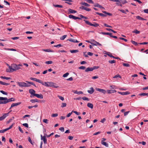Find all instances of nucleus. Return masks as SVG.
<instances>
[{"label":"nucleus","instance_id":"obj_1","mask_svg":"<svg viewBox=\"0 0 148 148\" xmlns=\"http://www.w3.org/2000/svg\"><path fill=\"white\" fill-rule=\"evenodd\" d=\"M9 69L10 70L9 71L8 70H6V71L7 72H11L16 71L18 70V68H17V65L15 64H13L11 65V66H9Z\"/></svg>","mask_w":148,"mask_h":148},{"label":"nucleus","instance_id":"obj_2","mask_svg":"<svg viewBox=\"0 0 148 148\" xmlns=\"http://www.w3.org/2000/svg\"><path fill=\"white\" fill-rule=\"evenodd\" d=\"M15 100V99L14 98H11L8 99L7 97H0V101H4V104L11 101H14Z\"/></svg>","mask_w":148,"mask_h":148},{"label":"nucleus","instance_id":"obj_3","mask_svg":"<svg viewBox=\"0 0 148 148\" xmlns=\"http://www.w3.org/2000/svg\"><path fill=\"white\" fill-rule=\"evenodd\" d=\"M99 68V66H94L93 67H88L86 69L85 71L87 72H88L89 71H92L93 70L97 69Z\"/></svg>","mask_w":148,"mask_h":148},{"label":"nucleus","instance_id":"obj_4","mask_svg":"<svg viewBox=\"0 0 148 148\" xmlns=\"http://www.w3.org/2000/svg\"><path fill=\"white\" fill-rule=\"evenodd\" d=\"M84 21L85 22V23L87 24L88 25L90 26H93L95 27H97L99 26V24L96 23H94V24H92V23H90L87 20H84Z\"/></svg>","mask_w":148,"mask_h":148},{"label":"nucleus","instance_id":"obj_5","mask_svg":"<svg viewBox=\"0 0 148 148\" xmlns=\"http://www.w3.org/2000/svg\"><path fill=\"white\" fill-rule=\"evenodd\" d=\"M41 139L43 141L44 143L46 144L47 143V139L46 137V136L44 135L43 136L42 135H41Z\"/></svg>","mask_w":148,"mask_h":148},{"label":"nucleus","instance_id":"obj_6","mask_svg":"<svg viewBox=\"0 0 148 148\" xmlns=\"http://www.w3.org/2000/svg\"><path fill=\"white\" fill-rule=\"evenodd\" d=\"M69 17L70 18H72L73 19L76 20V19H79V20H81L82 18H79L78 17H76L75 16L72 15L70 14L69 15Z\"/></svg>","mask_w":148,"mask_h":148},{"label":"nucleus","instance_id":"obj_7","mask_svg":"<svg viewBox=\"0 0 148 148\" xmlns=\"http://www.w3.org/2000/svg\"><path fill=\"white\" fill-rule=\"evenodd\" d=\"M17 84L18 86L21 87H25V86H26L25 85L26 84V83L24 82H17Z\"/></svg>","mask_w":148,"mask_h":148},{"label":"nucleus","instance_id":"obj_8","mask_svg":"<svg viewBox=\"0 0 148 148\" xmlns=\"http://www.w3.org/2000/svg\"><path fill=\"white\" fill-rule=\"evenodd\" d=\"M29 93H30L31 95H32V96H31L30 97H32L34 96V94H35V91L33 89H30L29 90Z\"/></svg>","mask_w":148,"mask_h":148},{"label":"nucleus","instance_id":"obj_9","mask_svg":"<svg viewBox=\"0 0 148 148\" xmlns=\"http://www.w3.org/2000/svg\"><path fill=\"white\" fill-rule=\"evenodd\" d=\"M10 112L5 114H4L3 116L0 117V121H2L4 119H5L7 116H8Z\"/></svg>","mask_w":148,"mask_h":148},{"label":"nucleus","instance_id":"obj_10","mask_svg":"<svg viewBox=\"0 0 148 148\" xmlns=\"http://www.w3.org/2000/svg\"><path fill=\"white\" fill-rule=\"evenodd\" d=\"M96 90L97 91H98L103 94H105L106 92V90L104 89H101L99 88H96Z\"/></svg>","mask_w":148,"mask_h":148},{"label":"nucleus","instance_id":"obj_11","mask_svg":"<svg viewBox=\"0 0 148 148\" xmlns=\"http://www.w3.org/2000/svg\"><path fill=\"white\" fill-rule=\"evenodd\" d=\"M79 8L82 10H85L87 11H90L91 10L90 9L84 6H82L81 7H80Z\"/></svg>","mask_w":148,"mask_h":148},{"label":"nucleus","instance_id":"obj_12","mask_svg":"<svg viewBox=\"0 0 148 148\" xmlns=\"http://www.w3.org/2000/svg\"><path fill=\"white\" fill-rule=\"evenodd\" d=\"M34 96L36 97L37 98H40V99H42L43 98V95L41 94H38L35 93V94H34Z\"/></svg>","mask_w":148,"mask_h":148},{"label":"nucleus","instance_id":"obj_13","mask_svg":"<svg viewBox=\"0 0 148 148\" xmlns=\"http://www.w3.org/2000/svg\"><path fill=\"white\" fill-rule=\"evenodd\" d=\"M118 93L123 95H126L130 94V93L128 91H127L125 92H118Z\"/></svg>","mask_w":148,"mask_h":148},{"label":"nucleus","instance_id":"obj_14","mask_svg":"<svg viewBox=\"0 0 148 148\" xmlns=\"http://www.w3.org/2000/svg\"><path fill=\"white\" fill-rule=\"evenodd\" d=\"M92 41L94 42V43H91V44L93 45H94L95 46L98 45L99 46H101L102 45L101 44L99 43V42L95 41L94 40H93Z\"/></svg>","mask_w":148,"mask_h":148},{"label":"nucleus","instance_id":"obj_15","mask_svg":"<svg viewBox=\"0 0 148 148\" xmlns=\"http://www.w3.org/2000/svg\"><path fill=\"white\" fill-rule=\"evenodd\" d=\"M68 14H73V13H76L77 12V11L76 10H75L71 9H69L68 10Z\"/></svg>","mask_w":148,"mask_h":148},{"label":"nucleus","instance_id":"obj_16","mask_svg":"<svg viewBox=\"0 0 148 148\" xmlns=\"http://www.w3.org/2000/svg\"><path fill=\"white\" fill-rule=\"evenodd\" d=\"M90 90H88L87 92L90 94H92L95 91L94 89L92 87H91L90 88Z\"/></svg>","mask_w":148,"mask_h":148},{"label":"nucleus","instance_id":"obj_17","mask_svg":"<svg viewBox=\"0 0 148 148\" xmlns=\"http://www.w3.org/2000/svg\"><path fill=\"white\" fill-rule=\"evenodd\" d=\"M30 79L32 80H33L34 81H35L36 82H37L39 83H40L41 80L38 79L36 78H33V77H31L30 78Z\"/></svg>","mask_w":148,"mask_h":148},{"label":"nucleus","instance_id":"obj_18","mask_svg":"<svg viewBox=\"0 0 148 148\" xmlns=\"http://www.w3.org/2000/svg\"><path fill=\"white\" fill-rule=\"evenodd\" d=\"M42 50L46 52H54V51L53 50H51L49 49H42Z\"/></svg>","mask_w":148,"mask_h":148},{"label":"nucleus","instance_id":"obj_19","mask_svg":"<svg viewBox=\"0 0 148 148\" xmlns=\"http://www.w3.org/2000/svg\"><path fill=\"white\" fill-rule=\"evenodd\" d=\"M116 92V90H107V92L108 94L114 93Z\"/></svg>","mask_w":148,"mask_h":148},{"label":"nucleus","instance_id":"obj_20","mask_svg":"<svg viewBox=\"0 0 148 148\" xmlns=\"http://www.w3.org/2000/svg\"><path fill=\"white\" fill-rule=\"evenodd\" d=\"M48 82H43L41 81L40 83L41 84L43 85H45L46 86L48 87Z\"/></svg>","mask_w":148,"mask_h":148},{"label":"nucleus","instance_id":"obj_21","mask_svg":"<svg viewBox=\"0 0 148 148\" xmlns=\"http://www.w3.org/2000/svg\"><path fill=\"white\" fill-rule=\"evenodd\" d=\"M136 18L140 20H146V19H144L139 16H136Z\"/></svg>","mask_w":148,"mask_h":148},{"label":"nucleus","instance_id":"obj_22","mask_svg":"<svg viewBox=\"0 0 148 148\" xmlns=\"http://www.w3.org/2000/svg\"><path fill=\"white\" fill-rule=\"evenodd\" d=\"M21 102H19L16 103H13L12 104V107H13L19 105L21 104Z\"/></svg>","mask_w":148,"mask_h":148},{"label":"nucleus","instance_id":"obj_23","mask_svg":"<svg viewBox=\"0 0 148 148\" xmlns=\"http://www.w3.org/2000/svg\"><path fill=\"white\" fill-rule=\"evenodd\" d=\"M87 106L88 107L90 108L91 109H92L93 107V104L90 103H88L87 104Z\"/></svg>","mask_w":148,"mask_h":148},{"label":"nucleus","instance_id":"obj_24","mask_svg":"<svg viewBox=\"0 0 148 148\" xmlns=\"http://www.w3.org/2000/svg\"><path fill=\"white\" fill-rule=\"evenodd\" d=\"M80 4L82 5H85V6L87 7H89L90 6V5L89 4L85 2H82L80 3Z\"/></svg>","mask_w":148,"mask_h":148},{"label":"nucleus","instance_id":"obj_25","mask_svg":"<svg viewBox=\"0 0 148 148\" xmlns=\"http://www.w3.org/2000/svg\"><path fill=\"white\" fill-rule=\"evenodd\" d=\"M73 92L74 93L77 94L78 95H79L80 94H82L83 93V92L82 91H79L78 92L77 90H74L73 91Z\"/></svg>","mask_w":148,"mask_h":148},{"label":"nucleus","instance_id":"obj_26","mask_svg":"<svg viewBox=\"0 0 148 148\" xmlns=\"http://www.w3.org/2000/svg\"><path fill=\"white\" fill-rule=\"evenodd\" d=\"M101 34L103 35H109L111 37V35L112 34V33H109V32H102L101 33Z\"/></svg>","mask_w":148,"mask_h":148},{"label":"nucleus","instance_id":"obj_27","mask_svg":"<svg viewBox=\"0 0 148 148\" xmlns=\"http://www.w3.org/2000/svg\"><path fill=\"white\" fill-rule=\"evenodd\" d=\"M101 143L102 144L104 145L107 147H108V143L106 142H105L104 141H101Z\"/></svg>","mask_w":148,"mask_h":148},{"label":"nucleus","instance_id":"obj_28","mask_svg":"<svg viewBox=\"0 0 148 148\" xmlns=\"http://www.w3.org/2000/svg\"><path fill=\"white\" fill-rule=\"evenodd\" d=\"M70 52L71 53H75L78 52L79 51V50L77 49L75 50H70Z\"/></svg>","mask_w":148,"mask_h":148},{"label":"nucleus","instance_id":"obj_29","mask_svg":"<svg viewBox=\"0 0 148 148\" xmlns=\"http://www.w3.org/2000/svg\"><path fill=\"white\" fill-rule=\"evenodd\" d=\"M30 101L32 103L39 102L38 100L37 99H31V100H30Z\"/></svg>","mask_w":148,"mask_h":148},{"label":"nucleus","instance_id":"obj_30","mask_svg":"<svg viewBox=\"0 0 148 148\" xmlns=\"http://www.w3.org/2000/svg\"><path fill=\"white\" fill-rule=\"evenodd\" d=\"M0 84L3 85L7 86L10 84L0 81Z\"/></svg>","mask_w":148,"mask_h":148},{"label":"nucleus","instance_id":"obj_31","mask_svg":"<svg viewBox=\"0 0 148 148\" xmlns=\"http://www.w3.org/2000/svg\"><path fill=\"white\" fill-rule=\"evenodd\" d=\"M97 14H98L101 16H103V17H106V16L105 14H103L99 13L98 12H96L95 13Z\"/></svg>","mask_w":148,"mask_h":148},{"label":"nucleus","instance_id":"obj_32","mask_svg":"<svg viewBox=\"0 0 148 148\" xmlns=\"http://www.w3.org/2000/svg\"><path fill=\"white\" fill-rule=\"evenodd\" d=\"M0 77L1 78H2V79H7V80L11 79V78L10 77H6L2 76H1Z\"/></svg>","mask_w":148,"mask_h":148},{"label":"nucleus","instance_id":"obj_33","mask_svg":"<svg viewBox=\"0 0 148 148\" xmlns=\"http://www.w3.org/2000/svg\"><path fill=\"white\" fill-rule=\"evenodd\" d=\"M140 96H148V93H142L138 95Z\"/></svg>","mask_w":148,"mask_h":148},{"label":"nucleus","instance_id":"obj_34","mask_svg":"<svg viewBox=\"0 0 148 148\" xmlns=\"http://www.w3.org/2000/svg\"><path fill=\"white\" fill-rule=\"evenodd\" d=\"M53 6L55 7H58L60 8H63V6L62 5H53Z\"/></svg>","mask_w":148,"mask_h":148},{"label":"nucleus","instance_id":"obj_35","mask_svg":"<svg viewBox=\"0 0 148 148\" xmlns=\"http://www.w3.org/2000/svg\"><path fill=\"white\" fill-rule=\"evenodd\" d=\"M4 49L5 50H9V51H16V49H14L13 48L11 49H9V48H4Z\"/></svg>","mask_w":148,"mask_h":148},{"label":"nucleus","instance_id":"obj_36","mask_svg":"<svg viewBox=\"0 0 148 148\" xmlns=\"http://www.w3.org/2000/svg\"><path fill=\"white\" fill-rule=\"evenodd\" d=\"M102 12L103 13H104L106 14L109 16H112V14L110 13L107 12L105 11H103Z\"/></svg>","mask_w":148,"mask_h":148},{"label":"nucleus","instance_id":"obj_37","mask_svg":"<svg viewBox=\"0 0 148 148\" xmlns=\"http://www.w3.org/2000/svg\"><path fill=\"white\" fill-rule=\"evenodd\" d=\"M53 84H54L53 82H48V87H52Z\"/></svg>","mask_w":148,"mask_h":148},{"label":"nucleus","instance_id":"obj_38","mask_svg":"<svg viewBox=\"0 0 148 148\" xmlns=\"http://www.w3.org/2000/svg\"><path fill=\"white\" fill-rule=\"evenodd\" d=\"M52 87L55 88H58L59 87V86H58L57 84L54 83V84H53Z\"/></svg>","mask_w":148,"mask_h":148},{"label":"nucleus","instance_id":"obj_39","mask_svg":"<svg viewBox=\"0 0 148 148\" xmlns=\"http://www.w3.org/2000/svg\"><path fill=\"white\" fill-rule=\"evenodd\" d=\"M120 1L121 3L123 4L127 3V2L126 0H120Z\"/></svg>","mask_w":148,"mask_h":148},{"label":"nucleus","instance_id":"obj_40","mask_svg":"<svg viewBox=\"0 0 148 148\" xmlns=\"http://www.w3.org/2000/svg\"><path fill=\"white\" fill-rule=\"evenodd\" d=\"M132 33H135L136 34H138L140 33V32L138 31L137 29H135V30L132 31Z\"/></svg>","mask_w":148,"mask_h":148},{"label":"nucleus","instance_id":"obj_41","mask_svg":"<svg viewBox=\"0 0 148 148\" xmlns=\"http://www.w3.org/2000/svg\"><path fill=\"white\" fill-rule=\"evenodd\" d=\"M67 36V35H64L60 37V39L61 40H64Z\"/></svg>","mask_w":148,"mask_h":148},{"label":"nucleus","instance_id":"obj_42","mask_svg":"<svg viewBox=\"0 0 148 148\" xmlns=\"http://www.w3.org/2000/svg\"><path fill=\"white\" fill-rule=\"evenodd\" d=\"M53 134H54V133L53 132V133H51L50 134H49V135H47L46 134L44 133V135L46 136L48 138V137H50L51 135H53Z\"/></svg>","mask_w":148,"mask_h":148},{"label":"nucleus","instance_id":"obj_43","mask_svg":"<svg viewBox=\"0 0 148 148\" xmlns=\"http://www.w3.org/2000/svg\"><path fill=\"white\" fill-rule=\"evenodd\" d=\"M82 99L84 100H87L88 101H89V99L85 97H84L82 98Z\"/></svg>","mask_w":148,"mask_h":148},{"label":"nucleus","instance_id":"obj_44","mask_svg":"<svg viewBox=\"0 0 148 148\" xmlns=\"http://www.w3.org/2000/svg\"><path fill=\"white\" fill-rule=\"evenodd\" d=\"M123 66L126 67H130V65L128 63H123Z\"/></svg>","mask_w":148,"mask_h":148},{"label":"nucleus","instance_id":"obj_45","mask_svg":"<svg viewBox=\"0 0 148 148\" xmlns=\"http://www.w3.org/2000/svg\"><path fill=\"white\" fill-rule=\"evenodd\" d=\"M131 42L133 44L135 45L136 46H137L138 45V44L137 43V42L131 40Z\"/></svg>","mask_w":148,"mask_h":148},{"label":"nucleus","instance_id":"obj_46","mask_svg":"<svg viewBox=\"0 0 148 148\" xmlns=\"http://www.w3.org/2000/svg\"><path fill=\"white\" fill-rule=\"evenodd\" d=\"M45 64H51L53 63V62L52 61H49L45 62Z\"/></svg>","mask_w":148,"mask_h":148},{"label":"nucleus","instance_id":"obj_47","mask_svg":"<svg viewBox=\"0 0 148 148\" xmlns=\"http://www.w3.org/2000/svg\"><path fill=\"white\" fill-rule=\"evenodd\" d=\"M113 77L114 78H117V77H119L121 78V77L119 74H118L114 76Z\"/></svg>","mask_w":148,"mask_h":148},{"label":"nucleus","instance_id":"obj_48","mask_svg":"<svg viewBox=\"0 0 148 148\" xmlns=\"http://www.w3.org/2000/svg\"><path fill=\"white\" fill-rule=\"evenodd\" d=\"M66 104L65 103H62L61 107L62 108H63L65 107L66 106Z\"/></svg>","mask_w":148,"mask_h":148},{"label":"nucleus","instance_id":"obj_49","mask_svg":"<svg viewBox=\"0 0 148 148\" xmlns=\"http://www.w3.org/2000/svg\"><path fill=\"white\" fill-rule=\"evenodd\" d=\"M69 75V73H66L63 75V77H67Z\"/></svg>","mask_w":148,"mask_h":148},{"label":"nucleus","instance_id":"obj_50","mask_svg":"<svg viewBox=\"0 0 148 148\" xmlns=\"http://www.w3.org/2000/svg\"><path fill=\"white\" fill-rule=\"evenodd\" d=\"M72 112L75 113L77 115H79L80 114V113L76 111H72Z\"/></svg>","mask_w":148,"mask_h":148},{"label":"nucleus","instance_id":"obj_51","mask_svg":"<svg viewBox=\"0 0 148 148\" xmlns=\"http://www.w3.org/2000/svg\"><path fill=\"white\" fill-rule=\"evenodd\" d=\"M109 62L110 64H113L116 62V61L115 60H109Z\"/></svg>","mask_w":148,"mask_h":148},{"label":"nucleus","instance_id":"obj_52","mask_svg":"<svg viewBox=\"0 0 148 148\" xmlns=\"http://www.w3.org/2000/svg\"><path fill=\"white\" fill-rule=\"evenodd\" d=\"M86 67L84 66H82L79 67V69H80L84 70L85 69Z\"/></svg>","mask_w":148,"mask_h":148},{"label":"nucleus","instance_id":"obj_53","mask_svg":"<svg viewBox=\"0 0 148 148\" xmlns=\"http://www.w3.org/2000/svg\"><path fill=\"white\" fill-rule=\"evenodd\" d=\"M7 129H4V130H0V133H3L5 132H6V131H7Z\"/></svg>","mask_w":148,"mask_h":148},{"label":"nucleus","instance_id":"obj_54","mask_svg":"<svg viewBox=\"0 0 148 148\" xmlns=\"http://www.w3.org/2000/svg\"><path fill=\"white\" fill-rule=\"evenodd\" d=\"M0 92L1 93L4 95H7L8 94V93L7 92H5L3 90H1Z\"/></svg>","mask_w":148,"mask_h":148},{"label":"nucleus","instance_id":"obj_55","mask_svg":"<svg viewBox=\"0 0 148 148\" xmlns=\"http://www.w3.org/2000/svg\"><path fill=\"white\" fill-rule=\"evenodd\" d=\"M62 45L61 44H58L57 45H54V47H62Z\"/></svg>","mask_w":148,"mask_h":148},{"label":"nucleus","instance_id":"obj_56","mask_svg":"<svg viewBox=\"0 0 148 148\" xmlns=\"http://www.w3.org/2000/svg\"><path fill=\"white\" fill-rule=\"evenodd\" d=\"M148 44V42H140L138 43L139 45H146Z\"/></svg>","mask_w":148,"mask_h":148},{"label":"nucleus","instance_id":"obj_57","mask_svg":"<svg viewBox=\"0 0 148 148\" xmlns=\"http://www.w3.org/2000/svg\"><path fill=\"white\" fill-rule=\"evenodd\" d=\"M106 54L108 55V56H110V57L113 58H114V56H112L111 54L108 53H107Z\"/></svg>","mask_w":148,"mask_h":148},{"label":"nucleus","instance_id":"obj_58","mask_svg":"<svg viewBox=\"0 0 148 148\" xmlns=\"http://www.w3.org/2000/svg\"><path fill=\"white\" fill-rule=\"evenodd\" d=\"M58 97L60 99H61V100H62V101H63L64 99V98L62 96H58Z\"/></svg>","mask_w":148,"mask_h":148},{"label":"nucleus","instance_id":"obj_59","mask_svg":"<svg viewBox=\"0 0 148 148\" xmlns=\"http://www.w3.org/2000/svg\"><path fill=\"white\" fill-rule=\"evenodd\" d=\"M118 1H116V4L118 5H119V4L121 3L120 1V0H117Z\"/></svg>","mask_w":148,"mask_h":148},{"label":"nucleus","instance_id":"obj_60","mask_svg":"<svg viewBox=\"0 0 148 148\" xmlns=\"http://www.w3.org/2000/svg\"><path fill=\"white\" fill-rule=\"evenodd\" d=\"M68 40L70 42H75V39H74L72 38H70Z\"/></svg>","mask_w":148,"mask_h":148},{"label":"nucleus","instance_id":"obj_61","mask_svg":"<svg viewBox=\"0 0 148 148\" xmlns=\"http://www.w3.org/2000/svg\"><path fill=\"white\" fill-rule=\"evenodd\" d=\"M43 121L46 123H48V120L47 119H44Z\"/></svg>","mask_w":148,"mask_h":148},{"label":"nucleus","instance_id":"obj_62","mask_svg":"<svg viewBox=\"0 0 148 148\" xmlns=\"http://www.w3.org/2000/svg\"><path fill=\"white\" fill-rule=\"evenodd\" d=\"M58 114L57 113L53 114L52 115V116L53 117H56L58 116Z\"/></svg>","mask_w":148,"mask_h":148},{"label":"nucleus","instance_id":"obj_63","mask_svg":"<svg viewBox=\"0 0 148 148\" xmlns=\"http://www.w3.org/2000/svg\"><path fill=\"white\" fill-rule=\"evenodd\" d=\"M59 130L62 132H63L64 131V128L63 127H60L59 129Z\"/></svg>","mask_w":148,"mask_h":148},{"label":"nucleus","instance_id":"obj_64","mask_svg":"<svg viewBox=\"0 0 148 148\" xmlns=\"http://www.w3.org/2000/svg\"><path fill=\"white\" fill-rule=\"evenodd\" d=\"M18 129L19 131L22 133H23V131L22 130L21 128L20 127H18Z\"/></svg>","mask_w":148,"mask_h":148}]
</instances>
